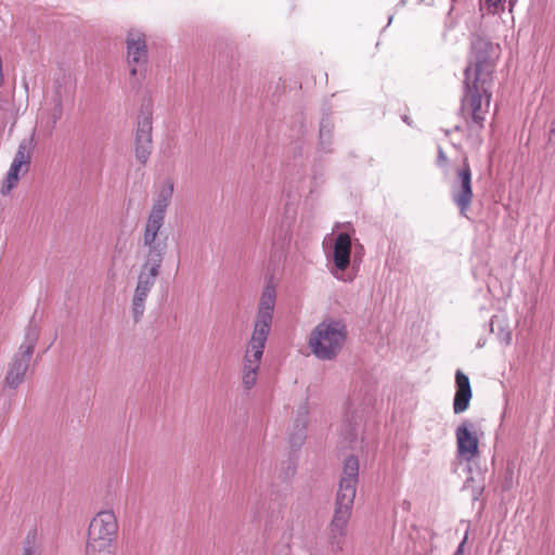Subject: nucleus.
Returning <instances> with one entry per match:
<instances>
[{
    "instance_id": "obj_21",
    "label": "nucleus",
    "mask_w": 555,
    "mask_h": 555,
    "mask_svg": "<svg viewBox=\"0 0 555 555\" xmlns=\"http://www.w3.org/2000/svg\"><path fill=\"white\" fill-rule=\"evenodd\" d=\"M175 191V184L171 180H167L159 189L157 196L159 199L170 204Z\"/></svg>"
},
{
    "instance_id": "obj_16",
    "label": "nucleus",
    "mask_w": 555,
    "mask_h": 555,
    "mask_svg": "<svg viewBox=\"0 0 555 555\" xmlns=\"http://www.w3.org/2000/svg\"><path fill=\"white\" fill-rule=\"evenodd\" d=\"M307 409L305 406L299 411V417L295 422L294 431L289 436V442L293 447L301 446L306 437Z\"/></svg>"
},
{
    "instance_id": "obj_18",
    "label": "nucleus",
    "mask_w": 555,
    "mask_h": 555,
    "mask_svg": "<svg viewBox=\"0 0 555 555\" xmlns=\"http://www.w3.org/2000/svg\"><path fill=\"white\" fill-rule=\"evenodd\" d=\"M473 392L455 391L453 400V411L455 414L465 412L472 399Z\"/></svg>"
},
{
    "instance_id": "obj_27",
    "label": "nucleus",
    "mask_w": 555,
    "mask_h": 555,
    "mask_svg": "<svg viewBox=\"0 0 555 555\" xmlns=\"http://www.w3.org/2000/svg\"><path fill=\"white\" fill-rule=\"evenodd\" d=\"M402 120H403L405 124H408L409 126H411V125H412V121H411L410 117H409V116H406V115H403V116H402Z\"/></svg>"
},
{
    "instance_id": "obj_19",
    "label": "nucleus",
    "mask_w": 555,
    "mask_h": 555,
    "mask_svg": "<svg viewBox=\"0 0 555 555\" xmlns=\"http://www.w3.org/2000/svg\"><path fill=\"white\" fill-rule=\"evenodd\" d=\"M455 386L456 391L472 392L469 378L461 370L455 373Z\"/></svg>"
},
{
    "instance_id": "obj_7",
    "label": "nucleus",
    "mask_w": 555,
    "mask_h": 555,
    "mask_svg": "<svg viewBox=\"0 0 555 555\" xmlns=\"http://www.w3.org/2000/svg\"><path fill=\"white\" fill-rule=\"evenodd\" d=\"M473 175L468 157L464 156L462 165L454 172V177L450 182V195L454 205L459 208L462 217L467 218V212L472 206L473 193Z\"/></svg>"
},
{
    "instance_id": "obj_14",
    "label": "nucleus",
    "mask_w": 555,
    "mask_h": 555,
    "mask_svg": "<svg viewBox=\"0 0 555 555\" xmlns=\"http://www.w3.org/2000/svg\"><path fill=\"white\" fill-rule=\"evenodd\" d=\"M457 453L467 461L478 454V438L473 422L465 420L455 429Z\"/></svg>"
},
{
    "instance_id": "obj_26",
    "label": "nucleus",
    "mask_w": 555,
    "mask_h": 555,
    "mask_svg": "<svg viewBox=\"0 0 555 555\" xmlns=\"http://www.w3.org/2000/svg\"><path fill=\"white\" fill-rule=\"evenodd\" d=\"M501 339L505 343V344H509L511 343V339H512V334L511 332H505Z\"/></svg>"
},
{
    "instance_id": "obj_13",
    "label": "nucleus",
    "mask_w": 555,
    "mask_h": 555,
    "mask_svg": "<svg viewBox=\"0 0 555 555\" xmlns=\"http://www.w3.org/2000/svg\"><path fill=\"white\" fill-rule=\"evenodd\" d=\"M351 255V237L348 233L341 232L335 237L332 261L333 268L331 273L338 280L351 281L352 279H345L344 272L350 264Z\"/></svg>"
},
{
    "instance_id": "obj_6",
    "label": "nucleus",
    "mask_w": 555,
    "mask_h": 555,
    "mask_svg": "<svg viewBox=\"0 0 555 555\" xmlns=\"http://www.w3.org/2000/svg\"><path fill=\"white\" fill-rule=\"evenodd\" d=\"M118 520L113 511H101L90 521L86 546L116 550Z\"/></svg>"
},
{
    "instance_id": "obj_28",
    "label": "nucleus",
    "mask_w": 555,
    "mask_h": 555,
    "mask_svg": "<svg viewBox=\"0 0 555 555\" xmlns=\"http://www.w3.org/2000/svg\"><path fill=\"white\" fill-rule=\"evenodd\" d=\"M23 555H34V552H33V550L30 547H27V548L24 550Z\"/></svg>"
},
{
    "instance_id": "obj_8",
    "label": "nucleus",
    "mask_w": 555,
    "mask_h": 555,
    "mask_svg": "<svg viewBox=\"0 0 555 555\" xmlns=\"http://www.w3.org/2000/svg\"><path fill=\"white\" fill-rule=\"evenodd\" d=\"M35 147V132L20 142L10 169L0 188V193L2 195L10 194V192L17 185L20 176L28 172Z\"/></svg>"
},
{
    "instance_id": "obj_9",
    "label": "nucleus",
    "mask_w": 555,
    "mask_h": 555,
    "mask_svg": "<svg viewBox=\"0 0 555 555\" xmlns=\"http://www.w3.org/2000/svg\"><path fill=\"white\" fill-rule=\"evenodd\" d=\"M276 291L272 284H268L261 294L258 311L256 315V322L251 334L255 341L263 340L267 341L271 324L273 320V311L275 307Z\"/></svg>"
},
{
    "instance_id": "obj_2",
    "label": "nucleus",
    "mask_w": 555,
    "mask_h": 555,
    "mask_svg": "<svg viewBox=\"0 0 555 555\" xmlns=\"http://www.w3.org/2000/svg\"><path fill=\"white\" fill-rule=\"evenodd\" d=\"M169 205L156 197L144 225L143 246L146 248V254L131 301V313L135 323L143 317L147 296L160 274L162 263L167 250V241L166 238H159L158 234L164 225Z\"/></svg>"
},
{
    "instance_id": "obj_25",
    "label": "nucleus",
    "mask_w": 555,
    "mask_h": 555,
    "mask_svg": "<svg viewBox=\"0 0 555 555\" xmlns=\"http://www.w3.org/2000/svg\"><path fill=\"white\" fill-rule=\"evenodd\" d=\"M466 542V537L464 538V540L460 543V545L457 546L455 553L453 555H462L463 554V548H464V544Z\"/></svg>"
},
{
    "instance_id": "obj_20",
    "label": "nucleus",
    "mask_w": 555,
    "mask_h": 555,
    "mask_svg": "<svg viewBox=\"0 0 555 555\" xmlns=\"http://www.w3.org/2000/svg\"><path fill=\"white\" fill-rule=\"evenodd\" d=\"M175 191V184L171 180H167L159 189L157 196L159 199L170 204Z\"/></svg>"
},
{
    "instance_id": "obj_3",
    "label": "nucleus",
    "mask_w": 555,
    "mask_h": 555,
    "mask_svg": "<svg viewBox=\"0 0 555 555\" xmlns=\"http://www.w3.org/2000/svg\"><path fill=\"white\" fill-rule=\"evenodd\" d=\"M358 476V457L349 455L344 462L343 476L336 495L335 511L328 526V542L332 551L335 553L344 548L347 525L351 516L357 492Z\"/></svg>"
},
{
    "instance_id": "obj_15",
    "label": "nucleus",
    "mask_w": 555,
    "mask_h": 555,
    "mask_svg": "<svg viewBox=\"0 0 555 555\" xmlns=\"http://www.w3.org/2000/svg\"><path fill=\"white\" fill-rule=\"evenodd\" d=\"M74 100V91L70 87L63 86L61 82L56 81L53 89L52 95V104L53 107L51 109V120L52 124L55 125L63 116V105L66 102H73Z\"/></svg>"
},
{
    "instance_id": "obj_10",
    "label": "nucleus",
    "mask_w": 555,
    "mask_h": 555,
    "mask_svg": "<svg viewBox=\"0 0 555 555\" xmlns=\"http://www.w3.org/2000/svg\"><path fill=\"white\" fill-rule=\"evenodd\" d=\"M127 61L132 77H144L149 61L145 35L139 30H129L126 38Z\"/></svg>"
},
{
    "instance_id": "obj_24",
    "label": "nucleus",
    "mask_w": 555,
    "mask_h": 555,
    "mask_svg": "<svg viewBox=\"0 0 555 555\" xmlns=\"http://www.w3.org/2000/svg\"><path fill=\"white\" fill-rule=\"evenodd\" d=\"M502 0H486L485 3L488 5V8L496 9L498 5L501 3Z\"/></svg>"
},
{
    "instance_id": "obj_23",
    "label": "nucleus",
    "mask_w": 555,
    "mask_h": 555,
    "mask_svg": "<svg viewBox=\"0 0 555 555\" xmlns=\"http://www.w3.org/2000/svg\"><path fill=\"white\" fill-rule=\"evenodd\" d=\"M436 163L440 168H443L448 165V157L441 146H438Z\"/></svg>"
},
{
    "instance_id": "obj_5",
    "label": "nucleus",
    "mask_w": 555,
    "mask_h": 555,
    "mask_svg": "<svg viewBox=\"0 0 555 555\" xmlns=\"http://www.w3.org/2000/svg\"><path fill=\"white\" fill-rule=\"evenodd\" d=\"M39 336L40 327L33 317L26 326L24 341L8 364L4 377L5 387L16 389L24 382Z\"/></svg>"
},
{
    "instance_id": "obj_1",
    "label": "nucleus",
    "mask_w": 555,
    "mask_h": 555,
    "mask_svg": "<svg viewBox=\"0 0 555 555\" xmlns=\"http://www.w3.org/2000/svg\"><path fill=\"white\" fill-rule=\"evenodd\" d=\"M470 52L473 60L464 69L460 115L468 131L478 133L483 129L489 112L493 73L501 55V47L486 36L473 34Z\"/></svg>"
},
{
    "instance_id": "obj_12",
    "label": "nucleus",
    "mask_w": 555,
    "mask_h": 555,
    "mask_svg": "<svg viewBox=\"0 0 555 555\" xmlns=\"http://www.w3.org/2000/svg\"><path fill=\"white\" fill-rule=\"evenodd\" d=\"M266 341L250 338L244 356L242 384L245 389H251L257 380L260 361L263 354Z\"/></svg>"
},
{
    "instance_id": "obj_30",
    "label": "nucleus",
    "mask_w": 555,
    "mask_h": 555,
    "mask_svg": "<svg viewBox=\"0 0 555 555\" xmlns=\"http://www.w3.org/2000/svg\"><path fill=\"white\" fill-rule=\"evenodd\" d=\"M503 488L504 490H507L509 488V485H504Z\"/></svg>"
},
{
    "instance_id": "obj_29",
    "label": "nucleus",
    "mask_w": 555,
    "mask_h": 555,
    "mask_svg": "<svg viewBox=\"0 0 555 555\" xmlns=\"http://www.w3.org/2000/svg\"><path fill=\"white\" fill-rule=\"evenodd\" d=\"M454 130H455V131H462V130H463V128H462L461 126H459V125H457V126H455V127H454Z\"/></svg>"
},
{
    "instance_id": "obj_11",
    "label": "nucleus",
    "mask_w": 555,
    "mask_h": 555,
    "mask_svg": "<svg viewBox=\"0 0 555 555\" xmlns=\"http://www.w3.org/2000/svg\"><path fill=\"white\" fill-rule=\"evenodd\" d=\"M152 111L149 106L143 107L138 116L134 152L135 158L141 165H145L150 158L153 149L152 130H153Z\"/></svg>"
},
{
    "instance_id": "obj_22",
    "label": "nucleus",
    "mask_w": 555,
    "mask_h": 555,
    "mask_svg": "<svg viewBox=\"0 0 555 555\" xmlns=\"http://www.w3.org/2000/svg\"><path fill=\"white\" fill-rule=\"evenodd\" d=\"M116 550L86 546L85 555H115Z\"/></svg>"
},
{
    "instance_id": "obj_4",
    "label": "nucleus",
    "mask_w": 555,
    "mask_h": 555,
    "mask_svg": "<svg viewBox=\"0 0 555 555\" xmlns=\"http://www.w3.org/2000/svg\"><path fill=\"white\" fill-rule=\"evenodd\" d=\"M347 334V326L344 321L326 319L311 332L309 346L318 359L333 360L341 351Z\"/></svg>"
},
{
    "instance_id": "obj_17",
    "label": "nucleus",
    "mask_w": 555,
    "mask_h": 555,
    "mask_svg": "<svg viewBox=\"0 0 555 555\" xmlns=\"http://www.w3.org/2000/svg\"><path fill=\"white\" fill-rule=\"evenodd\" d=\"M333 128L334 125L332 120L326 117L322 118L321 125H320V144L323 150L328 151V146L332 144V137H333Z\"/></svg>"
}]
</instances>
